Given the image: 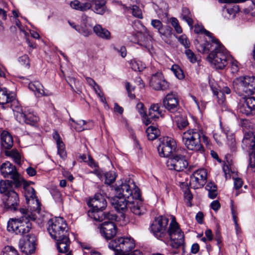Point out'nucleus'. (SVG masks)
<instances>
[{"instance_id":"nucleus-52","label":"nucleus","mask_w":255,"mask_h":255,"mask_svg":"<svg viewBox=\"0 0 255 255\" xmlns=\"http://www.w3.org/2000/svg\"><path fill=\"white\" fill-rule=\"evenodd\" d=\"M187 58L191 63H195L197 61V58L194 53L190 49L187 48L185 51Z\"/></svg>"},{"instance_id":"nucleus-49","label":"nucleus","mask_w":255,"mask_h":255,"mask_svg":"<svg viewBox=\"0 0 255 255\" xmlns=\"http://www.w3.org/2000/svg\"><path fill=\"white\" fill-rule=\"evenodd\" d=\"M57 148L58 150V153L60 155V156L64 159L66 157L67 154L65 149V144L63 142H61V143H58L57 144Z\"/></svg>"},{"instance_id":"nucleus-21","label":"nucleus","mask_w":255,"mask_h":255,"mask_svg":"<svg viewBox=\"0 0 255 255\" xmlns=\"http://www.w3.org/2000/svg\"><path fill=\"white\" fill-rule=\"evenodd\" d=\"M4 207L11 211H16L18 207L19 199L18 194L15 191H10L2 197Z\"/></svg>"},{"instance_id":"nucleus-24","label":"nucleus","mask_w":255,"mask_h":255,"mask_svg":"<svg viewBox=\"0 0 255 255\" xmlns=\"http://www.w3.org/2000/svg\"><path fill=\"white\" fill-rule=\"evenodd\" d=\"M140 196L138 198H133L128 200V207L130 210L135 215H141L145 212V209L142 205V201L140 199Z\"/></svg>"},{"instance_id":"nucleus-19","label":"nucleus","mask_w":255,"mask_h":255,"mask_svg":"<svg viewBox=\"0 0 255 255\" xmlns=\"http://www.w3.org/2000/svg\"><path fill=\"white\" fill-rule=\"evenodd\" d=\"M207 178V173L206 170H197L190 176V185L194 189L201 188L206 184Z\"/></svg>"},{"instance_id":"nucleus-33","label":"nucleus","mask_w":255,"mask_h":255,"mask_svg":"<svg viewBox=\"0 0 255 255\" xmlns=\"http://www.w3.org/2000/svg\"><path fill=\"white\" fill-rule=\"evenodd\" d=\"M4 154L6 156L11 158L15 163L18 165L21 164V155L16 149L10 150L7 149L5 150Z\"/></svg>"},{"instance_id":"nucleus-63","label":"nucleus","mask_w":255,"mask_h":255,"mask_svg":"<svg viewBox=\"0 0 255 255\" xmlns=\"http://www.w3.org/2000/svg\"><path fill=\"white\" fill-rule=\"evenodd\" d=\"M114 49L119 53L123 58H125L127 55V49L124 46H121L120 49L114 47Z\"/></svg>"},{"instance_id":"nucleus-47","label":"nucleus","mask_w":255,"mask_h":255,"mask_svg":"<svg viewBox=\"0 0 255 255\" xmlns=\"http://www.w3.org/2000/svg\"><path fill=\"white\" fill-rule=\"evenodd\" d=\"M229 61L231 65V72L233 74L237 73L239 70V65L238 62L231 57Z\"/></svg>"},{"instance_id":"nucleus-39","label":"nucleus","mask_w":255,"mask_h":255,"mask_svg":"<svg viewBox=\"0 0 255 255\" xmlns=\"http://www.w3.org/2000/svg\"><path fill=\"white\" fill-rule=\"evenodd\" d=\"M212 92L215 96H216L219 104L223 105L226 101L225 96L223 93L215 88L211 87Z\"/></svg>"},{"instance_id":"nucleus-36","label":"nucleus","mask_w":255,"mask_h":255,"mask_svg":"<svg viewBox=\"0 0 255 255\" xmlns=\"http://www.w3.org/2000/svg\"><path fill=\"white\" fill-rule=\"evenodd\" d=\"M147 138L150 140H153L160 135L159 130L155 127L150 126L146 130Z\"/></svg>"},{"instance_id":"nucleus-23","label":"nucleus","mask_w":255,"mask_h":255,"mask_svg":"<svg viewBox=\"0 0 255 255\" xmlns=\"http://www.w3.org/2000/svg\"><path fill=\"white\" fill-rule=\"evenodd\" d=\"M108 220V221H105L101 224L100 232L106 240H110L117 234V228L114 223V221H117V219Z\"/></svg>"},{"instance_id":"nucleus-58","label":"nucleus","mask_w":255,"mask_h":255,"mask_svg":"<svg viewBox=\"0 0 255 255\" xmlns=\"http://www.w3.org/2000/svg\"><path fill=\"white\" fill-rule=\"evenodd\" d=\"M231 212L232 214L233 219L234 220V222L235 223V225L236 227L238 226V223H237V208L234 206L233 204V201H231Z\"/></svg>"},{"instance_id":"nucleus-11","label":"nucleus","mask_w":255,"mask_h":255,"mask_svg":"<svg viewBox=\"0 0 255 255\" xmlns=\"http://www.w3.org/2000/svg\"><path fill=\"white\" fill-rule=\"evenodd\" d=\"M243 143L252 151L249 154V165L248 169L252 172L255 171V134L252 132L245 133Z\"/></svg>"},{"instance_id":"nucleus-46","label":"nucleus","mask_w":255,"mask_h":255,"mask_svg":"<svg viewBox=\"0 0 255 255\" xmlns=\"http://www.w3.org/2000/svg\"><path fill=\"white\" fill-rule=\"evenodd\" d=\"M72 121L75 123V128L78 131H81L84 130L88 129V128L85 126L86 122L84 120H79L75 122L73 120Z\"/></svg>"},{"instance_id":"nucleus-55","label":"nucleus","mask_w":255,"mask_h":255,"mask_svg":"<svg viewBox=\"0 0 255 255\" xmlns=\"http://www.w3.org/2000/svg\"><path fill=\"white\" fill-rule=\"evenodd\" d=\"M131 9L133 16L139 18H142L141 10L137 6L132 5L131 6Z\"/></svg>"},{"instance_id":"nucleus-32","label":"nucleus","mask_w":255,"mask_h":255,"mask_svg":"<svg viewBox=\"0 0 255 255\" xmlns=\"http://www.w3.org/2000/svg\"><path fill=\"white\" fill-rule=\"evenodd\" d=\"M94 3L93 11L99 14H103L106 10L105 0H95L91 1Z\"/></svg>"},{"instance_id":"nucleus-20","label":"nucleus","mask_w":255,"mask_h":255,"mask_svg":"<svg viewBox=\"0 0 255 255\" xmlns=\"http://www.w3.org/2000/svg\"><path fill=\"white\" fill-rule=\"evenodd\" d=\"M199 37H198L197 39L195 40L194 43L197 50L201 53H208L212 49H213V50H215V43H217V44H219L218 45H219L218 49H219L223 46L219 41L213 36V34L211 37H209L211 38V42L205 41L204 43H202L199 41L198 39Z\"/></svg>"},{"instance_id":"nucleus-48","label":"nucleus","mask_w":255,"mask_h":255,"mask_svg":"<svg viewBox=\"0 0 255 255\" xmlns=\"http://www.w3.org/2000/svg\"><path fill=\"white\" fill-rule=\"evenodd\" d=\"M227 144L232 150H234L236 145L235 136L233 133L226 135Z\"/></svg>"},{"instance_id":"nucleus-26","label":"nucleus","mask_w":255,"mask_h":255,"mask_svg":"<svg viewBox=\"0 0 255 255\" xmlns=\"http://www.w3.org/2000/svg\"><path fill=\"white\" fill-rule=\"evenodd\" d=\"M29 89L34 92L35 96L38 97L47 96L50 95L46 91L42 85L38 81L31 82L28 85Z\"/></svg>"},{"instance_id":"nucleus-28","label":"nucleus","mask_w":255,"mask_h":255,"mask_svg":"<svg viewBox=\"0 0 255 255\" xmlns=\"http://www.w3.org/2000/svg\"><path fill=\"white\" fill-rule=\"evenodd\" d=\"M158 33L162 40L166 43H170L171 42V38L172 36V28L169 26H165L160 29Z\"/></svg>"},{"instance_id":"nucleus-18","label":"nucleus","mask_w":255,"mask_h":255,"mask_svg":"<svg viewBox=\"0 0 255 255\" xmlns=\"http://www.w3.org/2000/svg\"><path fill=\"white\" fill-rule=\"evenodd\" d=\"M238 110L247 116L255 114V98L246 96L242 98L238 105Z\"/></svg>"},{"instance_id":"nucleus-22","label":"nucleus","mask_w":255,"mask_h":255,"mask_svg":"<svg viewBox=\"0 0 255 255\" xmlns=\"http://www.w3.org/2000/svg\"><path fill=\"white\" fill-rule=\"evenodd\" d=\"M150 85L155 90H166L169 88V83L165 80L162 73L158 71L153 74Z\"/></svg>"},{"instance_id":"nucleus-38","label":"nucleus","mask_w":255,"mask_h":255,"mask_svg":"<svg viewBox=\"0 0 255 255\" xmlns=\"http://www.w3.org/2000/svg\"><path fill=\"white\" fill-rule=\"evenodd\" d=\"M124 240V238H120L111 241L109 244L110 248L117 251H121V245L123 244V242L121 240Z\"/></svg>"},{"instance_id":"nucleus-34","label":"nucleus","mask_w":255,"mask_h":255,"mask_svg":"<svg viewBox=\"0 0 255 255\" xmlns=\"http://www.w3.org/2000/svg\"><path fill=\"white\" fill-rule=\"evenodd\" d=\"M161 111L160 110V106L158 104H154L151 105L149 109V117L152 120H156L159 118L160 115H161Z\"/></svg>"},{"instance_id":"nucleus-13","label":"nucleus","mask_w":255,"mask_h":255,"mask_svg":"<svg viewBox=\"0 0 255 255\" xmlns=\"http://www.w3.org/2000/svg\"><path fill=\"white\" fill-rule=\"evenodd\" d=\"M166 164L169 169L180 172L186 169L189 163L185 156L176 154L168 158Z\"/></svg>"},{"instance_id":"nucleus-64","label":"nucleus","mask_w":255,"mask_h":255,"mask_svg":"<svg viewBox=\"0 0 255 255\" xmlns=\"http://www.w3.org/2000/svg\"><path fill=\"white\" fill-rule=\"evenodd\" d=\"M210 206L211 208L215 211L218 210L221 207L220 204L218 200L213 201L211 203Z\"/></svg>"},{"instance_id":"nucleus-54","label":"nucleus","mask_w":255,"mask_h":255,"mask_svg":"<svg viewBox=\"0 0 255 255\" xmlns=\"http://www.w3.org/2000/svg\"><path fill=\"white\" fill-rule=\"evenodd\" d=\"M81 24L86 27H90L91 28L93 26L92 18L87 15L83 16Z\"/></svg>"},{"instance_id":"nucleus-40","label":"nucleus","mask_w":255,"mask_h":255,"mask_svg":"<svg viewBox=\"0 0 255 255\" xmlns=\"http://www.w3.org/2000/svg\"><path fill=\"white\" fill-rule=\"evenodd\" d=\"M131 69L135 71H141L145 68L144 63L140 61H132L130 62Z\"/></svg>"},{"instance_id":"nucleus-59","label":"nucleus","mask_w":255,"mask_h":255,"mask_svg":"<svg viewBox=\"0 0 255 255\" xmlns=\"http://www.w3.org/2000/svg\"><path fill=\"white\" fill-rule=\"evenodd\" d=\"M66 80L71 87V90L72 91H74V88L73 84H74L75 86H76L79 83L78 81L74 77L70 76L68 77Z\"/></svg>"},{"instance_id":"nucleus-51","label":"nucleus","mask_w":255,"mask_h":255,"mask_svg":"<svg viewBox=\"0 0 255 255\" xmlns=\"http://www.w3.org/2000/svg\"><path fill=\"white\" fill-rule=\"evenodd\" d=\"M171 23L172 26L174 28L175 30L177 33L180 34L182 32L181 27L179 24L178 20L175 17H172L170 19Z\"/></svg>"},{"instance_id":"nucleus-41","label":"nucleus","mask_w":255,"mask_h":255,"mask_svg":"<svg viewBox=\"0 0 255 255\" xmlns=\"http://www.w3.org/2000/svg\"><path fill=\"white\" fill-rule=\"evenodd\" d=\"M180 187L184 192L185 198L189 201L191 200L193 196L189 190L187 183L184 182L182 183L180 185Z\"/></svg>"},{"instance_id":"nucleus-1","label":"nucleus","mask_w":255,"mask_h":255,"mask_svg":"<svg viewBox=\"0 0 255 255\" xmlns=\"http://www.w3.org/2000/svg\"><path fill=\"white\" fill-rule=\"evenodd\" d=\"M24 196L29 209H20L22 216L20 219H10L7 224V231L15 235H24L28 233L32 229L29 220L36 221L42 224L45 221V215L41 211L40 204L37 198L34 189L28 184H24Z\"/></svg>"},{"instance_id":"nucleus-25","label":"nucleus","mask_w":255,"mask_h":255,"mask_svg":"<svg viewBox=\"0 0 255 255\" xmlns=\"http://www.w3.org/2000/svg\"><path fill=\"white\" fill-rule=\"evenodd\" d=\"M0 146L2 149H10L13 144V137L11 134L6 130H2L0 133Z\"/></svg>"},{"instance_id":"nucleus-43","label":"nucleus","mask_w":255,"mask_h":255,"mask_svg":"<svg viewBox=\"0 0 255 255\" xmlns=\"http://www.w3.org/2000/svg\"><path fill=\"white\" fill-rule=\"evenodd\" d=\"M194 31L195 32V33H196L197 34L204 33L208 37H211V36L212 35V33H211L209 31L206 30L203 27V26H201L198 24L195 25Z\"/></svg>"},{"instance_id":"nucleus-53","label":"nucleus","mask_w":255,"mask_h":255,"mask_svg":"<svg viewBox=\"0 0 255 255\" xmlns=\"http://www.w3.org/2000/svg\"><path fill=\"white\" fill-rule=\"evenodd\" d=\"M178 41L186 49L190 47V43L186 35L183 34L180 36L178 38Z\"/></svg>"},{"instance_id":"nucleus-10","label":"nucleus","mask_w":255,"mask_h":255,"mask_svg":"<svg viewBox=\"0 0 255 255\" xmlns=\"http://www.w3.org/2000/svg\"><path fill=\"white\" fill-rule=\"evenodd\" d=\"M170 239V246L175 249L181 246L184 241V235L176 222H172L168 229V237Z\"/></svg>"},{"instance_id":"nucleus-4","label":"nucleus","mask_w":255,"mask_h":255,"mask_svg":"<svg viewBox=\"0 0 255 255\" xmlns=\"http://www.w3.org/2000/svg\"><path fill=\"white\" fill-rule=\"evenodd\" d=\"M201 139L204 143H207V137L202 131L196 129L187 130L183 133L182 136V142L188 149L203 153L204 149Z\"/></svg>"},{"instance_id":"nucleus-3","label":"nucleus","mask_w":255,"mask_h":255,"mask_svg":"<svg viewBox=\"0 0 255 255\" xmlns=\"http://www.w3.org/2000/svg\"><path fill=\"white\" fill-rule=\"evenodd\" d=\"M92 207L89 211L88 216L97 221L101 222L105 220H116L118 217L116 214L112 212L104 213L103 210L107 206V202L104 196L99 193L95 194L94 197L91 199L88 203Z\"/></svg>"},{"instance_id":"nucleus-12","label":"nucleus","mask_w":255,"mask_h":255,"mask_svg":"<svg viewBox=\"0 0 255 255\" xmlns=\"http://www.w3.org/2000/svg\"><path fill=\"white\" fill-rule=\"evenodd\" d=\"M177 147L175 140L169 136L163 138L157 149L161 157L171 156L175 151Z\"/></svg>"},{"instance_id":"nucleus-27","label":"nucleus","mask_w":255,"mask_h":255,"mask_svg":"<svg viewBox=\"0 0 255 255\" xmlns=\"http://www.w3.org/2000/svg\"><path fill=\"white\" fill-rule=\"evenodd\" d=\"M93 31L99 37L105 40L111 39L110 32L105 28H103L100 24H96L93 27Z\"/></svg>"},{"instance_id":"nucleus-6","label":"nucleus","mask_w":255,"mask_h":255,"mask_svg":"<svg viewBox=\"0 0 255 255\" xmlns=\"http://www.w3.org/2000/svg\"><path fill=\"white\" fill-rule=\"evenodd\" d=\"M168 219L164 216L156 217L150 225L151 232L158 240L166 242L168 240Z\"/></svg>"},{"instance_id":"nucleus-56","label":"nucleus","mask_w":255,"mask_h":255,"mask_svg":"<svg viewBox=\"0 0 255 255\" xmlns=\"http://www.w3.org/2000/svg\"><path fill=\"white\" fill-rule=\"evenodd\" d=\"M18 62L19 63L27 68L29 67V57L28 56L25 54L22 55V56L20 57L18 59Z\"/></svg>"},{"instance_id":"nucleus-35","label":"nucleus","mask_w":255,"mask_h":255,"mask_svg":"<svg viewBox=\"0 0 255 255\" xmlns=\"http://www.w3.org/2000/svg\"><path fill=\"white\" fill-rule=\"evenodd\" d=\"M13 184V181L1 180L0 181V193L6 194L10 191H14L12 189V184Z\"/></svg>"},{"instance_id":"nucleus-17","label":"nucleus","mask_w":255,"mask_h":255,"mask_svg":"<svg viewBox=\"0 0 255 255\" xmlns=\"http://www.w3.org/2000/svg\"><path fill=\"white\" fill-rule=\"evenodd\" d=\"M163 106L170 113L175 114L180 110L178 95L174 92L167 94L162 101Z\"/></svg>"},{"instance_id":"nucleus-5","label":"nucleus","mask_w":255,"mask_h":255,"mask_svg":"<svg viewBox=\"0 0 255 255\" xmlns=\"http://www.w3.org/2000/svg\"><path fill=\"white\" fill-rule=\"evenodd\" d=\"M233 87L235 91L239 95L244 94L252 95L255 90V78L253 76H240L233 81Z\"/></svg>"},{"instance_id":"nucleus-29","label":"nucleus","mask_w":255,"mask_h":255,"mask_svg":"<svg viewBox=\"0 0 255 255\" xmlns=\"http://www.w3.org/2000/svg\"><path fill=\"white\" fill-rule=\"evenodd\" d=\"M174 116H171L172 118H174L175 122L176 123L178 128L182 129L186 128L188 125V122L186 118L180 114L179 112H177L175 114H174Z\"/></svg>"},{"instance_id":"nucleus-57","label":"nucleus","mask_w":255,"mask_h":255,"mask_svg":"<svg viewBox=\"0 0 255 255\" xmlns=\"http://www.w3.org/2000/svg\"><path fill=\"white\" fill-rule=\"evenodd\" d=\"M151 25L157 29L158 32L163 27L161 21L158 19H152L151 21Z\"/></svg>"},{"instance_id":"nucleus-37","label":"nucleus","mask_w":255,"mask_h":255,"mask_svg":"<svg viewBox=\"0 0 255 255\" xmlns=\"http://www.w3.org/2000/svg\"><path fill=\"white\" fill-rule=\"evenodd\" d=\"M181 17L189 26L192 27L193 20L191 18V14L188 8L186 7L183 8Z\"/></svg>"},{"instance_id":"nucleus-8","label":"nucleus","mask_w":255,"mask_h":255,"mask_svg":"<svg viewBox=\"0 0 255 255\" xmlns=\"http://www.w3.org/2000/svg\"><path fill=\"white\" fill-rule=\"evenodd\" d=\"M47 231L53 239L68 235L67 225L65 220L61 217H55L48 222Z\"/></svg>"},{"instance_id":"nucleus-44","label":"nucleus","mask_w":255,"mask_h":255,"mask_svg":"<svg viewBox=\"0 0 255 255\" xmlns=\"http://www.w3.org/2000/svg\"><path fill=\"white\" fill-rule=\"evenodd\" d=\"M105 183L108 185H111L114 183L116 179L115 173L112 172H106L105 174Z\"/></svg>"},{"instance_id":"nucleus-16","label":"nucleus","mask_w":255,"mask_h":255,"mask_svg":"<svg viewBox=\"0 0 255 255\" xmlns=\"http://www.w3.org/2000/svg\"><path fill=\"white\" fill-rule=\"evenodd\" d=\"M0 105L3 109L9 107L13 111L14 108L18 107L19 103L15 99L14 94L10 92L5 88H0Z\"/></svg>"},{"instance_id":"nucleus-45","label":"nucleus","mask_w":255,"mask_h":255,"mask_svg":"<svg viewBox=\"0 0 255 255\" xmlns=\"http://www.w3.org/2000/svg\"><path fill=\"white\" fill-rule=\"evenodd\" d=\"M77 31L85 37H88L92 34V31L91 28L86 27L82 24L80 26Z\"/></svg>"},{"instance_id":"nucleus-42","label":"nucleus","mask_w":255,"mask_h":255,"mask_svg":"<svg viewBox=\"0 0 255 255\" xmlns=\"http://www.w3.org/2000/svg\"><path fill=\"white\" fill-rule=\"evenodd\" d=\"M172 71L175 76L180 80H182L184 78V75L182 70L177 65H173L171 68Z\"/></svg>"},{"instance_id":"nucleus-2","label":"nucleus","mask_w":255,"mask_h":255,"mask_svg":"<svg viewBox=\"0 0 255 255\" xmlns=\"http://www.w3.org/2000/svg\"><path fill=\"white\" fill-rule=\"evenodd\" d=\"M116 196L114 198L113 205L119 212L124 213L128 209V200L133 198H138L140 192L132 179L126 180L115 188Z\"/></svg>"},{"instance_id":"nucleus-9","label":"nucleus","mask_w":255,"mask_h":255,"mask_svg":"<svg viewBox=\"0 0 255 255\" xmlns=\"http://www.w3.org/2000/svg\"><path fill=\"white\" fill-rule=\"evenodd\" d=\"M0 171L4 177L12 179L13 184L16 187L20 186L24 182L23 179L20 178L15 166L9 161L1 164L0 167Z\"/></svg>"},{"instance_id":"nucleus-7","label":"nucleus","mask_w":255,"mask_h":255,"mask_svg":"<svg viewBox=\"0 0 255 255\" xmlns=\"http://www.w3.org/2000/svg\"><path fill=\"white\" fill-rule=\"evenodd\" d=\"M218 44L215 43V49L211 51L208 58L216 69H223L228 64L230 57L223 46L218 49Z\"/></svg>"},{"instance_id":"nucleus-30","label":"nucleus","mask_w":255,"mask_h":255,"mask_svg":"<svg viewBox=\"0 0 255 255\" xmlns=\"http://www.w3.org/2000/svg\"><path fill=\"white\" fill-rule=\"evenodd\" d=\"M121 241L123 242V244L121 245V252L124 253L130 251L135 246L133 240L131 238H124V240H122Z\"/></svg>"},{"instance_id":"nucleus-61","label":"nucleus","mask_w":255,"mask_h":255,"mask_svg":"<svg viewBox=\"0 0 255 255\" xmlns=\"http://www.w3.org/2000/svg\"><path fill=\"white\" fill-rule=\"evenodd\" d=\"M226 11L229 14L230 17L233 18L235 16L236 13L239 11V8L234 6L233 7H228Z\"/></svg>"},{"instance_id":"nucleus-15","label":"nucleus","mask_w":255,"mask_h":255,"mask_svg":"<svg viewBox=\"0 0 255 255\" xmlns=\"http://www.w3.org/2000/svg\"><path fill=\"white\" fill-rule=\"evenodd\" d=\"M13 113L16 120L21 123L33 125L39 120V118L33 112L24 113L19 105L14 108Z\"/></svg>"},{"instance_id":"nucleus-14","label":"nucleus","mask_w":255,"mask_h":255,"mask_svg":"<svg viewBox=\"0 0 255 255\" xmlns=\"http://www.w3.org/2000/svg\"><path fill=\"white\" fill-rule=\"evenodd\" d=\"M36 238L34 234H28L19 240V248L26 255L33 254L36 249Z\"/></svg>"},{"instance_id":"nucleus-62","label":"nucleus","mask_w":255,"mask_h":255,"mask_svg":"<svg viewBox=\"0 0 255 255\" xmlns=\"http://www.w3.org/2000/svg\"><path fill=\"white\" fill-rule=\"evenodd\" d=\"M136 108L138 111V113L141 116L143 117L145 115V112L144 111V105L141 103H138L137 104Z\"/></svg>"},{"instance_id":"nucleus-60","label":"nucleus","mask_w":255,"mask_h":255,"mask_svg":"<svg viewBox=\"0 0 255 255\" xmlns=\"http://www.w3.org/2000/svg\"><path fill=\"white\" fill-rule=\"evenodd\" d=\"M126 88L127 91L128 96L130 99L135 98V95L132 93V92L134 90V88L129 83L127 82L126 83Z\"/></svg>"},{"instance_id":"nucleus-50","label":"nucleus","mask_w":255,"mask_h":255,"mask_svg":"<svg viewBox=\"0 0 255 255\" xmlns=\"http://www.w3.org/2000/svg\"><path fill=\"white\" fill-rule=\"evenodd\" d=\"M2 255H19L18 253L12 246H7L4 249Z\"/></svg>"},{"instance_id":"nucleus-31","label":"nucleus","mask_w":255,"mask_h":255,"mask_svg":"<svg viewBox=\"0 0 255 255\" xmlns=\"http://www.w3.org/2000/svg\"><path fill=\"white\" fill-rule=\"evenodd\" d=\"M70 6L72 8L80 11L87 10L92 7L90 2L81 3L78 0L72 1L70 3Z\"/></svg>"}]
</instances>
